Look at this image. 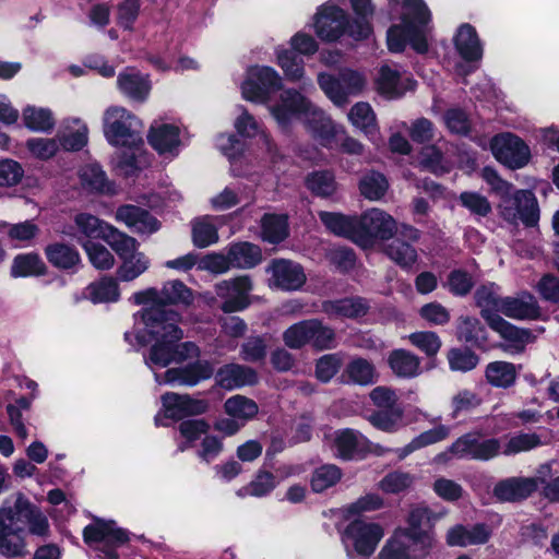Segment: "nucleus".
<instances>
[{
    "instance_id": "obj_1",
    "label": "nucleus",
    "mask_w": 559,
    "mask_h": 559,
    "mask_svg": "<svg viewBox=\"0 0 559 559\" xmlns=\"http://www.w3.org/2000/svg\"><path fill=\"white\" fill-rule=\"evenodd\" d=\"M181 317L174 310L143 308L134 314L132 332L124 337L131 343L133 336L140 345L154 342L145 357L146 366L154 372L158 384L194 386L213 376L214 367L207 360H198L185 368H169L163 373L157 371L173 362H183L200 356V348L193 342L179 343L183 331L179 328Z\"/></svg>"
},
{
    "instance_id": "obj_2",
    "label": "nucleus",
    "mask_w": 559,
    "mask_h": 559,
    "mask_svg": "<svg viewBox=\"0 0 559 559\" xmlns=\"http://www.w3.org/2000/svg\"><path fill=\"white\" fill-rule=\"evenodd\" d=\"M27 532L36 536L49 533L47 516L23 493L8 497L0 506V556L21 559L29 554Z\"/></svg>"
},
{
    "instance_id": "obj_3",
    "label": "nucleus",
    "mask_w": 559,
    "mask_h": 559,
    "mask_svg": "<svg viewBox=\"0 0 559 559\" xmlns=\"http://www.w3.org/2000/svg\"><path fill=\"white\" fill-rule=\"evenodd\" d=\"M269 112L282 130H288L293 120L300 118L311 138L328 148H333L335 140L344 134L342 126L295 88L283 90Z\"/></svg>"
},
{
    "instance_id": "obj_4",
    "label": "nucleus",
    "mask_w": 559,
    "mask_h": 559,
    "mask_svg": "<svg viewBox=\"0 0 559 559\" xmlns=\"http://www.w3.org/2000/svg\"><path fill=\"white\" fill-rule=\"evenodd\" d=\"M391 17L399 16L401 24L388 31V47L392 52H401L408 43L414 50L424 53L428 50L431 33L430 11L423 0H389Z\"/></svg>"
},
{
    "instance_id": "obj_5",
    "label": "nucleus",
    "mask_w": 559,
    "mask_h": 559,
    "mask_svg": "<svg viewBox=\"0 0 559 559\" xmlns=\"http://www.w3.org/2000/svg\"><path fill=\"white\" fill-rule=\"evenodd\" d=\"M104 134L106 140L115 146L135 150L138 146H143L141 121L120 106H112L105 111Z\"/></svg>"
},
{
    "instance_id": "obj_6",
    "label": "nucleus",
    "mask_w": 559,
    "mask_h": 559,
    "mask_svg": "<svg viewBox=\"0 0 559 559\" xmlns=\"http://www.w3.org/2000/svg\"><path fill=\"white\" fill-rule=\"evenodd\" d=\"M501 452L499 439L484 438L479 432H468L457 438L447 451L439 453L435 461L447 462L453 457L488 461Z\"/></svg>"
},
{
    "instance_id": "obj_7",
    "label": "nucleus",
    "mask_w": 559,
    "mask_h": 559,
    "mask_svg": "<svg viewBox=\"0 0 559 559\" xmlns=\"http://www.w3.org/2000/svg\"><path fill=\"white\" fill-rule=\"evenodd\" d=\"M283 88V79L280 73L267 66H253L247 70L246 78L240 85L243 99L266 105L271 103V94Z\"/></svg>"
},
{
    "instance_id": "obj_8",
    "label": "nucleus",
    "mask_w": 559,
    "mask_h": 559,
    "mask_svg": "<svg viewBox=\"0 0 559 559\" xmlns=\"http://www.w3.org/2000/svg\"><path fill=\"white\" fill-rule=\"evenodd\" d=\"M283 341L292 349H300L310 344L319 350H324L335 346V333L320 320L309 319L286 329L283 333Z\"/></svg>"
},
{
    "instance_id": "obj_9",
    "label": "nucleus",
    "mask_w": 559,
    "mask_h": 559,
    "mask_svg": "<svg viewBox=\"0 0 559 559\" xmlns=\"http://www.w3.org/2000/svg\"><path fill=\"white\" fill-rule=\"evenodd\" d=\"M318 84L335 106L343 107L349 97L358 96L365 91L368 79L364 72L343 69L337 76L320 73Z\"/></svg>"
},
{
    "instance_id": "obj_10",
    "label": "nucleus",
    "mask_w": 559,
    "mask_h": 559,
    "mask_svg": "<svg viewBox=\"0 0 559 559\" xmlns=\"http://www.w3.org/2000/svg\"><path fill=\"white\" fill-rule=\"evenodd\" d=\"M290 47L292 49L278 46L275 49L276 63L288 81H302L306 86L304 61L296 56V52L304 56L314 55L318 51V44L312 36L299 32L290 38Z\"/></svg>"
},
{
    "instance_id": "obj_11",
    "label": "nucleus",
    "mask_w": 559,
    "mask_h": 559,
    "mask_svg": "<svg viewBox=\"0 0 559 559\" xmlns=\"http://www.w3.org/2000/svg\"><path fill=\"white\" fill-rule=\"evenodd\" d=\"M83 540L97 550L102 558L114 559L116 548L127 543L129 536L115 521L95 518L91 524L84 527Z\"/></svg>"
},
{
    "instance_id": "obj_12",
    "label": "nucleus",
    "mask_w": 559,
    "mask_h": 559,
    "mask_svg": "<svg viewBox=\"0 0 559 559\" xmlns=\"http://www.w3.org/2000/svg\"><path fill=\"white\" fill-rule=\"evenodd\" d=\"M435 546L432 535L413 536L396 530L378 554V559H426Z\"/></svg>"
},
{
    "instance_id": "obj_13",
    "label": "nucleus",
    "mask_w": 559,
    "mask_h": 559,
    "mask_svg": "<svg viewBox=\"0 0 559 559\" xmlns=\"http://www.w3.org/2000/svg\"><path fill=\"white\" fill-rule=\"evenodd\" d=\"M383 536L384 530L380 524L357 519L346 526L342 538L349 557L356 554L367 559L374 552Z\"/></svg>"
},
{
    "instance_id": "obj_14",
    "label": "nucleus",
    "mask_w": 559,
    "mask_h": 559,
    "mask_svg": "<svg viewBox=\"0 0 559 559\" xmlns=\"http://www.w3.org/2000/svg\"><path fill=\"white\" fill-rule=\"evenodd\" d=\"M356 243L364 248H372L378 240H388L399 230L396 221L386 212L373 207L358 217Z\"/></svg>"
},
{
    "instance_id": "obj_15",
    "label": "nucleus",
    "mask_w": 559,
    "mask_h": 559,
    "mask_svg": "<svg viewBox=\"0 0 559 559\" xmlns=\"http://www.w3.org/2000/svg\"><path fill=\"white\" fill-rule=\"evenodd\" d=\"M116 237L118 238L110 247L121 260L117 270L118 278L122 282H132L150 269L151 260L139 250V242L133 237L124 233Z\"/></svg>"
},
{
    "instance_id": "obj_16",
    "label": "nucleus",
    "mask_w": 559,
    "mask_h": 559,
    "mask_svg": "<svg viewBox=\"0 0 559 559\" xmlns=\"http://www.w3.org/2000/svg\"><path fill=\"white\" fill-rule=\"evenodd\" d=\"M498 210L503 219L516 224L519 221L526 226H534L539 219L537 200L532 191H512L499 201Z\"/></svg>"
},
{
    "instance_id": "obj_17",
    "label": "nucleus",
    "mask_w": 559,
    "mask_h": 559,
    "mask_svg": "<svg viewBox=\"0 0 559 559\" xmlns=\"http://www.w3.org/2000/svg\"><path fill=\"white\" fill-rule=\"evenodd\" d=\"M483 318L486 320L488 325L503 340V342H501L498 347L509 355L513 356L522 354L526 346L530 343H533L535 340L531 330L518 328L504 320L498 313L484 310Z\"/></svg>"
},
{
    "instance_id": "obj_18",
    "label": "nucleus",
    "mask_w": 559,
    "mask_h": 559,
    "mask_svg": "<svg viewBox=\"0 0 559 559\" xmlns=\"http://www.w3.org/2000/svg\"><path fill=\"white\" fill-rule=\"evenodd\" d=\"M192 292L180 281H169L164 284L160 290L156 288H146L132 295L131 300L135 305H144L145 308H165L166 304H185L192 302Z\"/></svg>"
},
{
    "instance_id": "obj_19",
    "label": "nucleus",
    "mask_w": 559,
    "mask_h": 559,
    "mask_svg": "<svg viewBox=\"0 0 559 559\" xmlns=\"http://www.w3.org/2000/svg\"><path fill=\"white\" fill-rule=\"evenodd\" d=\"M490 148L498 162L512 169L524 167L531 157L530 147L512 133L493 136Z\"/></svg>"
},
{
    "instance_id": "obj_20",
    "label": "nucleus",
    "mask_w": 559,
    "mask_h": 559,
    "mask_svg": "<svg viewBox=\"0 0 559 559\" xmlns=\"http://www.w3.org/2000/svg\"><path fill=\"white\" fill-rule=\"evenodd\" d=\"M352 24L347 13L335 4L326 3L314 16V31L322 40L334 41L344 34L348 35Z\"/></svg>"
},
{
    "instance_id": "obj_21",
    "label": "nucleus",
    "mask_w": 559,
    "mask_h": 559,
    "mask_svg": "<svg viewBox=\"0 0 559 559\" xmlns=\"http://www.w3.org/2000/svg\"><path fill=\"white\" fill-rule=\"evenodd\" d=\"M397 231L402 238H396L386 245L384 252L390 260L402 269H411L416 263L418 254L416 249L407 241H418L420 231L406 224L401 225Z\"/></svg>"
},
{
    "instance_id": "obj_22",
    "label": "nucleus",
    "mask_w": 559,
    "mask_h": 559,
    "mask_svg": "<svg viewBox=\"0 0 559 559\" xmlns=\"http://www.w3.org/2000/svg\"><path fill=\"white\" fill-rule=\"evenodd\" d=\"M73 221L78 230L76 239L82 243L91 239H103L111 246L118 238L116 236L122 234L112 225L90 213H79Z\"/></svg>"
},
{
    "instance_id": "obj_23",
    "label": "nucleus",
    "mask_w": 559,
    "mask_h": 559,
    "mask_svg": "<svg viewBox=\"0 0 559 559\" xmlns=\"http://www.w3.org/2000/svg\"><path fill=\"white\" fill-rule=\"evenodd\" d=\"M252 289L249 276H239L231 281H223L216 285V294L224 299L222 309L224 312H236L248 305V294Z\"/></svg>"
},
{
    "instance_id": "obj_24",
    "label": "nucleus",
    "mask_w": 559,
    "mask_h": 559,
    "mask_svg": "<svg viewBox=\"0 0 559 559\" xmlns=\"http://www.w3.org/2000/svg\"><path fill=\"white\" fill-rule=\"evenodd\" d=\"M147 140L159 155L175 157L181 145L180 129L174 123L154 121L150 128Z\"/></svg>"
},
{
    "instance_id": "obj_25",
    "label": "nucleus",
    "mask_w": 559,
    "mask_h": 559,
    "mask_svg": "<svg viewBox=\"0 0 559 559\" xmlns=\"http://www.w3.org/2000/svg\"><path fill=\"white\" fill-rule=\"evenodd\" d=\"M377 91L388 98L402 96L406 91L413 90L415 81L395 66L383 64L376 79Z\"/></svg>"
},
{
    "instance_id": "obj_26",
    "label": "nucleus",
    "mask_w": 559,
    "mask_h": 559,
    "mask_svg": "<svg viewBox=\"0 0 559 559\" xmlns=\"http://www.w3.org/2000/svg\"><path fill=\"white\" fill-rule=\"evenodd\" d=\"M117 87L129 100L144 103L150 96L152 82L148 74L135 68H126L117 76Z\"/></svg>"
},
{
    "instance_id": "obj_27",
    "label": "nucleus",
    "mask_w": 559,
    "mask_h": 559,
    "mask_svg": "<svg viewBox=\"0 0 559 559\" xmlns=\"http://www.w3.org/2000/svg\"><path fill=\"white\" fill-rule=\"evenodd\" d=\"M498 302V314L502 313L514 320H535L540 316L538 302L528 292L502 297Z\"/></svg>"
},
{
    "instance_id": "obj_28",
    "label": "nucleus",
    "mask_w": 559,
    "mask_h": 559,
    "mask_svg": "<svg viewBox=\"0 0 559 559\" xmlns=\"http://www.w3.org/2000/svg\"><path fill=\"white\" fill-rule=\"evenodd\" d=\"M267 270L272 275L270 280L271 286L282 290H296L306 282V274L302 267L289 260H274Z\"/></svg>"
},
{
    "instance_id": "obj_29",
    "label": "nucleus",
    "mask_w": 559,
    "mask_h": 559,
    "mask_svg": "<svg viewBox=\"0 0 559 559\" xmlns=\"http://www.w3.org/2000/svg\"><path fill=\"white\" fill-rule=\"evenodd\" d=\"M163 413L166 418L180 419L190 415L203 414L207 411V403L194 400L189 395L166 393L162 396Z\"/></svg>"
},
{
    "instance_id": "obj_30",
    "label": "nucleus",
    "mask_w": 559,
    "mask_h": 559,
    "mask_svg": "<svg viewBox=\"0 0 559 559\" xmlns=\"http://www.w3.org/2000/svg\"><path fill=\"white\" fill-rule=\"evenodd\" d=\"M537 488L535 477H510L495 486L493 496L500 501H519L530 497Z\"/></svg>"
},
{
    "instance_id": "obj_31",
    "label": "nucleus",
    "mask_w": 559,
    "mask_h": 559,
    "mask_svg": "<svg viewBox=\"0 0 559 559\" xmlns=\"http://www.w3.org/2000/svg\"><path fill=\"white\" fill-rule=\"evenodd\" d=\"M115 217L138 234L150 235L160 227V223L153 215L134 205L118 207Z\"/></svg>"
},
{
    "instance_id": "obj_32",
    "label": "nucleus",
    "mask_w": 559,
    "mask_h": 559,
    "mask_svg": "<svg viewBox=\"0 0 559 559\" xmlns=\"http://www.w3.org/2000/svg\"><path fill=\"white\" fill-rule=\"evenodd\" d=\"M491 537V530L486 524L473 526L455 525L447 532L445 540L452 547H468L486 544Z\"/></svg>"
},
{
    "instance_id": "obj_33",
    "label": "nucleus",
    "mask_w": 559,
    "mask_h": 559,
    "mask_svg": "<svg viewBox=\"0 0 559 559\" xmlns=\"http://www.w3.org/2000/svg\"><path fill=\"white\" fill-rule=\"evenodd\" d=\"M236 109L237 116L234 120V128L237 134L248 139L258 138L266 151H272L273 142L263 123L250 114L246 107L239 105Z\"/></svg>"
},
{
    "instance_id": "obj_34",
    "label": "nucleus",
    "mask_w": 559,
    "mask_h": 559,
    "mask_svg": "<svg viewBox=\"0 0 559 559\" xmlns=\"http://www.w3.org/2000/svg\"><path fill=\"white\" fill-rule=\"evenodd\" d=\"M79 179L82 188L91 193L112 195L117 193V187L109 180L103 168L95 163L84 165L79 170Z\"/></svg>"
},
{
    "instance_id": "obj_35",
    "label": "nucleus",
    "mask_w": 559,
    "mask_h": 559,
    "mask_svg": "<svg viewBox=\"0 0 559 559\" xmlns=\"http://www.w3.org/2000/svg\"><path fill=\"white\" fill-rule=\"evenodd\" d=\"M216 383L226 390H234L258 382L257 372L247 366L228 364L218 369L215 376Z\"/></svg>"
},
{
    "instance_id": "obj_36",
    "label": "nucleus",
    "mask_w": 559,
    "mask_h": 559,
    "mask_svg": "<svg viewBox=\"0 0 559 559\" xmlns=\"http://www.w3.org/2000/svg\"><path fill=\"white\" fill-rule=\"evenodd\" d=\"M356 19L348 25V36L355 40L368 38L372 33L371 19L374 7L371 0H349Z\"/></svg>"
},
{
    "instance_id": "obj_37",
    "label": "nucleus",
    "mask_w": 559,
    "mask_h": 559,
    "mask_svg": "<svg viewBox=\"0 0 559 559\" xmlns=\"http://www.w3.org/2000/svg\"><path fill=\"white\" fill-rule=\"evenodd\" d=\"M88 128L79 118L64 120L57 139L60 147L67 151H79L87 143Z\"/></svg>"
},
{
    "instance_id": "obj_38",
    "label": "nucleus",
    "mask_w": 559,
    "mask_h": 559,
    "mask_svg": "<svg viewBox=\"0 0 559 559\" xmlns=\"http://www.w3.org/2000/svg\"><path fill=\"white\" fill-rule=\"evenodd\" d=\"M444 514L445 512L436 513L427 507H414L407 518V527L400 530L406 531L409 535L415 537L423 535H432L435 537L433 533L428 528H431Z\"/></svg>"
},
{
    "instance_id": "obj_39",
    "label": "nucleus",
    "mask_w": 559,
    "mask_h": 559,
    "mask_svg": "<svg viewBox=\"0 0 559 559\" xmlns=\"http://www.w3.org/2000/svg\"><path fill=\"white\" fill-rule=\"evenodd\" d=\"M455 49L466 61H478L483 57V47L476 29L469 24L459 27L454 37Z\"/></svg>"
},
{
    "instance_id": "obj_40",
    "label": "nucleus",
    "mask_w": 559,
    "mask_h": 559,
    "mask_svg": "<svg viewBox=\"0 0 559 559\" xmlns=\"http://www.w3.org/2000/svg\"><path fill=\"white\" fill-rule=\"evenodd\" d=\"M219 216L205 215L192 221V242L198 248H206L218 241Z\"/></svg>"
},
{
    "instance_id": "obj_41",
    "label": "nucleus",
    "mask_w": 559,
    "mask_h": 559,
    "mask_svg": "<svg viewBox=\"0 0 559 559\" xmlns=\"http://www.w3.org/2000/svg\"><path fill=\"white\" fill-rule=\"evenodd\" d=\"M365 447V438L353 429H344L334 432L332 450L341 459H353Z\"/></svg>"
},
{
    "instance_id": "obj_42",
    "label": "nucleus",
    "mask_w": 559,
    "mask_h": 559,
    "mask_svg": "<svg viewBox=\"0 0 559 559\" xmlns=\"http://www.w3.org/2000/svg\"><path fill=\"white\" fill-rule=\"evenodd\" d=\"M319 218L331 233L348 238L356 243L358 217L321 211Z\"/></svg>"
},
{
    "instance_id": "obj_43",
    "label": "nucleus",
    "mask_w": 559,
    "mask_h": 559,
    "mask_svg": "<svg viewBox=\"0 0 559 559\" xmlns=\"http://www.w3.org/2000/svg\"><path fill=\"white\" fill-rule=\"evenodd\" d=\"M347 116L348 120L355 128L364 132L373 142L377 141V117L370 104L366 102L355 104Z\"/></svg>"
},
{
    "instance_id": "obj_44",
    "label": "nucleus",
    "mask_w": 559,
    "mask_h": 559,
    "mask_svg": "<svg viewBox=\"0 0 559 559\" xmlns=\"http://www.w3.org/2000/svg\"><path fill=\"white\" fill-rule=\"evenodd\" d=\"M228 255L231 267L250 269L262 260V252L259 246L251 242H237L228 248Z\"/></svg>"
},
{
    "instance_id": "obj_45",
    "label": "nucleus",
    "mask_w": 559,
    "mask_h": 559,
    "mask_svg": "<svg viewBox=\"0 0 559 559\" xmlns=\"http://www.w3.org/2000/svg\"><path fill=\"white\" fill-rule=\"evenodd\" d=\"M451 428L449 426L439 425L432 429L426 430L414 438L405 447L397 449L396 454L400 460L405 459L411 453L421 448L435 444L447 439L450 436Z\"/></svg>"
},
{
    "instance_id": "obj_46",
    "label": "nucleus",
    "mask_w": 559,
    "mask_h": 559,
    "mask_svg": "<svg viewBox=\"0 0 559 559\" xmlns=\"http://www.w3.org/2000/svg\"><path fill=\"white\" fill-rule=\"evenodd\" d=\"M119 297V286L114 277H102L91 283L84 290V298L93 304L115 302Z\"/></svg>"
},
{
    "instance_id": "obj_47",
    "label": "nucleus",
    "mask_w": 559,
    "mask_h": 559,
    "mask_svg": "<svg viewBox=\"0 0 559 559\" xmlns=\"http://www.w3.org/2000/svg\"><path fill=\"white\" fill-rule=\"evenodd\" d=\"M388 362L393 373L397 377L413 378L419 374V358L405 349H395L390 353Z\"/></svg>"
},
{
    "instance_id": "obj_48",
    "label": "nucleus",
    "mask_w": 559,
    "mask_h": 559,
    "mask_svg": "<svg viewBox=\"0 0 559 559\" xmlns=\"http://www.w3.org/2000/svg\"><path fill=\"white\" fill-rule=\"evenodd\" d=\"M343 377L346 382L368 385L376 381L377 371L374 366L365 358H353L343 371Z\"/></svg>"
},
{
    "instance_id": "obj_49",
    "label": "nucleus",
    "mask_w": 559,
    "mask_h": 559,
    "mask_svg": "<svg viewBox=\"0 0 559 559\" xmlns=\"http://www.w3.org/2000/svg\"><path fill=\"white\" fill-rule=\"evenodd\" d=\"M323 310L331 319L358 318L366 313L367 306L359 298H346L324 304Z\"/></svg>"
},
{
    "instance_id": "obj_50",
    "label": "nucleus",
    "mask_w": 559,
    "mask_h": 559,
    "mask_svg": "<svg viewBox=\"0 0 559 559\" xmlns=\"http://www.w3.org/2000/svg\"><path fill=\"white\" fill-rule=\"evenodd\" d=\"M485 373L492 386L507 389L515 383L518 369L512 362L499 360L488 364Z\"/></svg>"
},
{
    "instance_id": "obj_51",
    "label": "nucleus",
    "mask_w": 559,
    "mask_h": 559,
    "mask_svg": "<svg viewBox=\"0 0 559 559\" xmlns=\"http://www.w3.org/2000/svg\"><path fill=\"white\" fill-rule=\"evenodd\" d=\"M48 261L59 269L70 270L80 264L79 252L71 246L63 243H53L46 248Z\"/></svg>"
},
{
    "instance_id": "obj_52",
    "label": "nucleus",
    "mask_w": 559,
    "mask_h": 559,
    "mask_svg": "<svg viewBox=\"0 0 559 559\" xmlns=\"http://www.w3.org/2000/svg\"><path fill=\"white\" fill-rule=\"evenodd\" d=\"M24 124L36 132H49L55 126V118L50 109L27 106L22 111Z\"/></svg>"
},
{
    "instance_id": "obj_53",
    "label": "nucleus",
    "mask_w": 559,
    "mask_h": 559,
    "mask_svg": "<svg viewBox=\"0 0 559 559\" xmlns=\"http://www.w3.org/2000/svg\"><path fill=\"white\" fill-rule=\"evenodd\" d=\"M224 409L228 416L245 425L257 415L259 408L253 400L242 395H234L226 400Z\"/></svg>"
},
{
    "instance_id": "obj_54",
    "label": "nucleus",
    "mask_w": 559,
    "mask_h": 559,
    "mask_svg": "<svg viewBox=\"0 0 559 559\" xmlns=\"http://www.w3.org/2000/svg\"><path fill=\"white\" fill-rule=\"evenodd\" d=\"M46 265L38 254L25 253L14 258L11 266L13 277L37 276L45 273Z\"/></svg>"
},
{
    "instance_id": "obj_55",
    "label": "nucleus",
    "mask_w": 559,
    "mask_h": 559,
    "mask_svg": "<svg viewBox=\"0 0 559 559\" xmlns=\"http://www.w3.org/2000/svg\"><path fill=\"white\" fill-rule=\"evenodd\" d=\"M404 412L401 407L379 409L369 415V423L379 430L395 432L403 426Z\"/></svg>"
},
{
    "instance_id": "obj_56",
    "label": "nucleus",
    "mask_w": 559,
    "mask_h": 559,
    "mask_svg": "<svg viewBox=\"0 0 559 559\" xmlns=\"http://www.w3.org/2000/svg\"><path fill=\"white\" fill-rule=\"evenodd\" d=\"M276 485L275 476L272 473L260 471L247 486L238 489L236 493L240 498L247 496L263 497L270 493Z\"/></svg>"
},
{
    "instance_id": "obj_57",
    "label": "nucleus",
    "mask_w": 559,
    "mask_h": 559,
    "mask_svg": "<svg viewBox=\"0 0 559 559\" xmlns=\"http://www.w3.org/2000/svg\"><path fill=\"white\" fill-rule=\"evenodd\" d=\"M288 235L287 218L284 215L266 214L262 218V238L271 243L283 241Z\"/></svg>"
},
{
    "instance_id": "obj_58",
    "label": "nucleus",
    "mask_w": 559,
    "mask_h": 559,
    "mask_svg": "<svg viewBox=\"0 0 559 559\" xmlns=\"http://www.w3.org/2000/svg\"><path fill=\"white\" fill-rule=\"evenodd\" d=\"M128 152L118 153L114 159L115 167L124 176H132L145 166L146 159L143 156L142 146L138 148L126 147Z\"/></svg>"
},
{
    "instance_id": "obj_59",
    "label": "nucleus",
    "mask_w": 559,
    "mask_h": 559,
    "mask_svg": "<svg viewBox=\"0 0 559 559\" xmlns=\"http://www.w3.org/2000/svg\"><path fill=\"white\" fill-rule=\"evenodd\" d=\"M306 185L312 193L321 198L331 197L337 188L334 174L329 170L314 171L308 175Z\"/></svg>"
},
{
    "instance_id": "obj_60",
    "label": "nucleus",
    "mask_w": 559,
    "mask_h": 559,
    "mask_svg": "<svg viewBox=\"0 0 559 559\" xmlns=\"http://www.w3.org/2000/svg\"><path fill=\"white\" fill-rule=\"evenodd\" d=\"M415 483V476L408 472L393 471L388 473L379 483L378 488L390 495L408 490Z\"/></svg>"
},
{
    "instance_id": "obj_61",
    "label": "nucleus",
    "mask_w": 559,
    "mask_h": 559,
    "mask_svg": "<svg viewBox=\"0 0 559 559\" xmlns=\"http://www.w3.org/2000/svg\"><path fill=\"white\" fill-rule=\"evenodd\" d=\"M341 478L342 472L336 465L325 464L313 471L310 485L314 492H322L336 485Z\"/></svg>"
},
{
    "instance_id": "obj_62",
    "label": "nucleus",
    "mask_w": 559,
    "mask_h": 559,
    "mask_svg": "<svg viewBox=\"0 0 559 559\" xmlns=\"http://www.w3.org/2000/svg\"><path fill=\"white\" fill-rule=\"evenodd\" d=\"M388 188L389 183L385 177L376 171L366 174L359 182L360 193L370 201L380 200L385 194Z\"/></svg>"
},
{
    "instance_id": "obj_63",
    "label": "nucleus",
    "mask_w": 559,
    "mask_h": 559,
    "mask_svg": "<svg viewBox=\"0 0 559 559\" xmlns=\"http://www.w3.org/2000/svg\"><path fill=\"white\" fill-rule=\"evenodd\" d=\"M540 437L537 433H519L510 437L501 452L504 455H514L521 452L531 451L542 445Z\"/></svg>"
},
{
    "instance_id": "obj_64",
    "label": "nucleus",
    "mask_w": 559,
    "mask_h": 559,
    "mask_svg": "<svg viewBox=\"0 0 559 559\" xmlns=\"http://www.w3.org/2000/svg\"><path fill=\"white\" fill-rule=\"evenodd\" d=\"M90 262L98 270H109L115 265V257L103 245L91 241L83 242Z\"/></svg>"
}]
</instances>
